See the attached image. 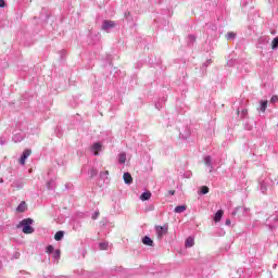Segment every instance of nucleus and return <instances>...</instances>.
<instances>
[{"label":"nucleus","instance_id":"1","mask_svg":"<svg viewBox=\"0 0 278 278\" xmlns=\"http://www.w3.org/2000/svg\"><path fill=\"white\" fill-rule=\"evenodd\" d=\"M33 223H34V219H31V218L23 219L17 225V228L23 227V229H22L23 233H26V235L34 233V227H31Z\"/></svg>","mask_w":278,"mask_h":278},{"label":"nucleus","instance_id":"2","mask_svg":"<svg viewBox=\"0 0 278 278\" xmlns=\"http://www.w3.org/2000/svg\"><path fill=\"white\" fill-rule=\"evenodd\" d=\"M155 231L157 240H162L168 233V226H156Z\"/></svg>","mask_w":278,"mask_h":278},{"label":"nucleus","instance_id":"3","mask_svg":"<svg viewBox=\"0 0 278 278\" xmlns=\"http://www.w3.org/2000/svg\"><path fill=\"white\" fill-rule=\"evenodd\" d=\"M113 27H116V23H114V21L105 20L102 24V29L104 31H108V29H113Z\"/></svg>","mask_w":278,"mask_h":278},{"label":"nucleus","instance_id":"4","mask_svg":"<svg viewBox=\"0 0 278 278\" xmlns=\"http://www.w3.org/2000/svg\"><path fill=\"white\" fill-rule=\"evenodd\" d=\"M29 155H31V150H25L20 159V164L22 166H25V162L27 160V157H29Z\"/></svg>","mask_w":278,"mask_h":278},{"label":"nucleus","instance_id":"5","mask_svg":"<svg viewBox=\"0 0 278 278\" xmlns=\"http://www.w3.org/2000/svg\"><path fill=\"white\" fill-rule=\"evenodd\" d=\"M123 179H124L125 184H128V185L134 184V178L131 177V174H129V173H124Z\"/></svg>","mask_w":278,"mask_h":278},{"label":"nucleus","instance_id":"6","mask_svg":"<svg viewBox=\"0 0 278 278\" xmlns=\"http://www.w3.org/2000/svg\"><path fill=\"white\" fill-rule=\"evenodd\" d=\"M224 214H225V212L223 210L217 211L214 215V222L220 223Z\"/></svg>","mask_w":278,"mask_h":278},{"label":"nucleus","instance_id":"7","mask_svg":"<svg viewBox=\"0 0 278 278\" xmlns=\"http://www.w3.org/2000/svg\"><path fill=\"white\" fill-rule=\"evenodd\" d=\"M103 148V146L99 142L93 143L92 146V151L94 153V155H99V151H101V149Z\"/></svg>","mask_w":278,"mask_h":278},{"label":"nucleus","instance_id":"8","mask_svg":"<svg viewBox=\"0 0 278 278\" xmlns=\"http://www.w3.org/2000/svg\"><path fill=\"white\" fill-rule=\"evenodd\" d=\"M267 108H268V100H262L260 104V110L264 113L266 112Z\"/></svg>","mask_w":278,"mask_h":278},{"label":"nucleus","instance_id":"9","mask_svg":"<svg viewBox=\"0 0 278 278\" xmlns=\"http://www.w3.org/2000/svg\"><path fill=\"white\" fill-rule=\"evenodd\" d=\"M118 162L119 164H125V162H127V154L125 152L119 153Z\"/></svg>","mask_w":278,"mask_h":278},{"label":"nucleus","instance_id":"10","mask_svg":"<svg viewBox=\"0 0 278 278\" xmlns=\"http://www.w3.org/2000/svg\"><path fill=\"white\" fill-rule=\"evenodd\" d=\"M27 210V203H25V201H23L16 208V212L23 213Z\"/></svg>","mask_w":278,"mask_h":278},{"label":"nucleus","instance_id":"11","mask_svg":"<svg viewBox=\"0 0 278 278\" xmlns=\"http://www.w3.org/2000/svg\"><path fill=\"white\" fill-rule=\"evenodd\" d=\"M141 201H149L151 199V191H146L140 195Z\"/></svg>","mask_w":278,"mask_h":278},{"label":"nucleus","instance_id":"12","mask_svg":"<svg viewBox=\"0 0 278 278\" xmlns=\"http://www.w3.org/2000/svg\"><path fill=\"white\" fill-rule=\"evenodd\" d=\"M187 206L186 205H178L175 207L176 214H182V212H186Z\"/></svg>","mask_w":278,"mask_h":278},{"label":"nucleus","instance_id":"13","mask_svg":"<svg viewBox=\"0 0 278 278\" xmlns=\"http://www.w3.org/2000/svg\"><path fill=\"white\" fill-rule=\"evenodd\" d=\"M142 242H143V244H146V247H153V241H152V239L149 238V237H144V238L142 239Z\"/></svg>","mask_w":278,"mask_h":278},{"label":"nucleus","instance_id":"14","mask_svg":"<svg viewBox=\"0 0 278 278\" xmlns=\"http://www.w3.org/2000/svg\"><path fill=\"white\" fill-rule=\"evenodd\" d=\"M62 238H64V231L60 230L54 235V240H56V242H60V240H62Z\"/></svg>","mask_w":278,"mask_h":278},{"label":"nucleus","instance_id":"15","mask_svg":"<svg viewBox=\"0 0 278 278\" xmlns=\"http://www.w3.org/2000/svg\"><path fill=\"white\" fill-rule=\"evenodd\" d=\"M186 247H194V239L192 237L187 238L186 240Z\"/></svg>","mask_w":278,"mask_h":278},{"label":"nucleus","instance_id":"16","mask_svg":"<svg viewBox=\"0 0 278 278\" xmlns=\"http://www.w3.org/2000/svg\"><path fill=\"white\" fill-rule=\"evenodd\" d=\"M200 192H201V194H207V193L210 192V187H207V186H202V187L200 188Z\"/></svg>","mask_w":278,"mask_h":278},{"label":"nucleus","instance_id":"17","mask_svg":"<svg viewBox=\"0 0 278 278\" xmlns=\"http://www.w3.org/2000/svg\"><path fill=\"white\" fill-rule=\"evenodd\" d=\"M236 33L235 31H230L226 35L227 40H233V38H236Z\"/></svg>","mask_w":278,"mask_h":278},{"label":"nucleus","instance_id":"18","mask_svg":"<svg viewBox=\"0 0 278 278\" xmlns=\"http://www.w3.org/2000/svg\"><path fill=\"white\" fill-rule=\"evenodd\" d=\"M278 48V37L274 38L271 41V49H277Z\"/></svg>","mask_w":278,"mask_h":278},{"label":"nucleus","instance_id":"19","mask_svg":"<svg viewBox=\"0 0 278 278\" xmlns=\"http://www.w3.org/2000/svg\"><path fill=\"white\" fill-rule=\"evenodd\" d=\"M99 248L101 251H108V243L102 242L99 244Z\"/></svg>","mask_w":278,"mask_h":278},{"label":"nucleus","instance_id":"20","mask_svg":"<svg viewBox=\"0 0 278 278\" xmlns=\"http://www.w3.org/2000/svg\"><path fill=\"white\" fill-rule=\"evenodd\" d=\"M100 212L99 211H96L94 214L92 215V220H97L100 216Z\"/></svg>","mask_w":278,"mask_h":278},{"label":"nucleus","instance_id":"21","mask_svg":"<svg viewBox=\"0 0 278 278\" xmlns=\"http://www.w3.org/2000/svg\"><path fill=\"white\" fill-rule=\"evenodd\" d=\"M46 253H48V254L53 253V245H48L46 249Z\"/></svg>","mask_w":278,"mask_h":278},{"label":"nucleus","instance_id":"22","mask_svg":"<svg viewBox=\"0 0 278 278\" xmlns=\"http://www.w3.org/2000/svg\"><path fill=\"white\" fill-rule=\"evenodd\" d=\"M205 164H207L208 166H211V164H212V157L206 156V157H205Z\"/></svg>","mask_w":278,"mask_h":278},{"label":"nucleus","instance_id":"23","mask_svg":"<svg viewBox=\"0 0 278 278\" xmlns=\"http://www.w3.org/2000/svg\"><path fill=\"white\" fill-rule=\"evenodd\" d=\"M54 257L55 260H60V250L54 251Z\"/></svg>","mask_w":278,"mask_h":278},{"label":"nucleus","instance_id":"24","mask_svg":"<svg viewBox=\"0 0 278 278\" xmlns=\"http://www.w3.org/2000/svg\"><path fill=\"white\" fill-rule=\"evenodd\" d=\"M276 101H278V97L273 96L271 99H270V103H276Z\"/></svg>","mask_w":278,"mask_h":278},{"label":"nucleus","instance_id":"25","mask_svg":"<svg viewBox=\"0 0 278 278\" xmlns=\"http://www.w3.org/2000/svg\"><path fill=\"white\" fill-rule=\"evenodd\" d=\"M0 8H5V0H0Z\"/></svg>","mask_w":278,"mask_h":278},{"label":"nucleus","instance_id":"26","mask_svg":"<svg viewBox=\"0 0 278 278\" xmlns=\"http://www.w3.org/2000/svg\"><path fill=\"white\" fill-rule=\"evenodd\" d=\"M168 193L174 195L175 194V190H169Z\"/></svg>","mask_w":278,"mask_h":278},{"label":"nucleus","instance_id":"27","mask_svg":"<svg viewBox=\"0 0 278 278\" xmlns=\"http://www.w3.org/2000/svg\"><path fill=\"white\" fill-rule=\"evenodd\" d=\"M104 175H110V172H109V170H105V172H104Z\"/></svg>","mask_w":278,"mask_h":278}]
</instances>
